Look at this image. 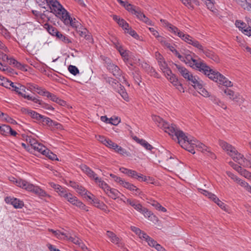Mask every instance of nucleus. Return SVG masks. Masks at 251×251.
Instances as JSON below:
<instances>
[{
  "instance_id": "obj_64",
  "label": "nucleus",
  "mask_w": 251,
  "mask_h": 251,
  "mask_svg": "<svg viewBox=\"0 0 251 251\" xmlns=\"http://www.w3.org/2000/svg\"><path fill=\"white\" fill-rule=\"evenodd\" d=\"M118 24L125 30L129 26V25L123 19H120Z\"/></svg>"
},
{
  "instance_id": "obj_57",
  "label": "nucleus",
  "mask_w": 251,
  "mask_h": 251,
  "mask_svg": "<svg viewBox=\"0 0 251 251\" xmlns=\"http://www.w3.org/2000/svg\"><path fill=\"white\" fill-rule=\"evenodd\" d=\"M190 45H192L195 48H197L199 50H203V46L197 40L193 39L192 42L191 43Z\"/></svg>"
},
{
  "instance_id": "obj_40",
  "label": "nucleus",
  "mask_w": 251,
  "mask_h": 251,
  "mask_svg": "<svg viewBox=\"0 0 251 251\" xmlns=\"http://www.w3.org/2000/svg\"><path fill=\"white\" fill-rule=\"evenodd\" d=\"M149 246L154 247L157 251H166V250L160 244L154 240H151L149 242Z\"/></svg>"
},
{
  "instance_id": "obj_44",
  "label": "nucleus",
  "mask_w": 251,
  "mask_h": 251,
  "mask_svg": "<svg viewBox=\"0 0 251 251\" xmlns=\"http://www.w3.org/2000/svg\"><path fill=\"white\" fill-rule=\"evenodd\" d=\"M22 97L24 98L25 99H26L28 100H31L35 103H38L39 104H41L42 103V100H40L35 97L30 96L29 95H27L25 93L24 94Z\"/></svg>"
},
{
  "instance_id": "obj_36",
  "label": "nucleus",
  "mask_w": 251,
  "mask_h": 251,
  "mask_svg": "<svg viewBox=\"0 0 251 251\" xmlns=\"http://www.w3.org/2000/svg\"><path fill=\"white\" fill-rule=\"evenodd\" d=\"M14 83L9 81L4 77L1 76V86H2L6 88L10 89L13 88Z\"/></svg>"
},
{
  "instance_id": "obj_54",
  "label": "nucleus",
  "mask_w": 251,
  "mask_h": 251,
  "mask_svg": "<svg viewBox=\"0 0 251 251\" xmlns=\"http://www.w3.org/2000/svg\"><path fill=\"white\" fill-rule=\"evenodd\" d=\"M48 152H46V153H44L43 155H46L51 160H57L58 158L56 154L53 153L52 152L50 151L48 149Z\"/></svg>"
},
{
  "instance_id": "obj_4",
  "label": "nucleus",
  "mask_w": 251,
  "mask_h": 251,
  "mask_svg": "<svg viewBox=\"0 0 251 251\" xmlns=\"http://www.w3.org/2000/svg\"><path fill=\"white\" fill-rule=\"evenodd\" d=\"M219 145L235 161L244 167L251 168V158L244 157L243 155L239 153L234 147L224 141H219Z\"/></svg>"
},
{
  "instance_id": "obj_8",
  "label": "nucleus",
  "mask_w": 251,
  "mask_h": 251,
  "mask_svg": "<svg viewBox=\"0 0 251 251\" xmlns=\"http://www.w3.org/2000/svg\"><path fill=\"white\" fill-rule=\"evenodd\" d=\"M25 186L23 189H25L27 191L32 192L36 195L41 197H49V195L43 189H41L38 186H35L32 184L26 181Z\"/></svg>"
},
{
  "instance_id": "obj_41",
  "label": "nucleus",
  "mask_w": 251,
  "mask_h": 251,
  "mask_svg": "<svg viewBox=\"0 0 251 251\" xmlns=\"http://www.w3.org/2000/svg\"><path fill=\"white\" fill-rule=\"evenodd\" d=\"M1 59H2L3 64L5 65H12L10 62L12 60H14V59L12 57H9L6 54H4V53L1 52Z\"/></svg>"
},
{
  "instance_id": "obj_60",
  "label": "nucleus",
  "mask_w": 251,
  "mask_h": 251,
  "mask_svg": "<svg viewBox=\"0 0 251 251\" xmlns=\"http://www.w3.org/2000/svg\"><path fill=\"white\" fill-rule=\"evenodd\" d=\"M235 25L239 28H241L243 30V32L244 33V29H246L247 27L246 26V24L241 21H236L235 23Z\"/></svg>"
},
{
  "instance_id": "obj_23",
  "label": "nucleus",
  "mask_w": 251,
  "mask_h": 251,
  "mask_svg": "<svg viewBox=\"0 0 251 251\" xmlns=\"http://www.w3.org/2000/svg\"><path fill=\"white\" fill-rule=\"evenodd\" d=\"M140 212L143 214L146 218H148L152 222L157 221V218L147 208L143 207Z\"/></svg>"
},
{
  "instance_id": "obj_58",
  "label": "nucleus",
  "mask_w": 251,
  "mask_h": 251,
  "mask_svg": "<svg viewBox=\"0 0 251 251\" xmlns=\"http://www.w3.org/2000/svg\"><path fill=\"white\" fill-rule=\"evenodd\" d=\"M162 71L169 80V78L172 77V76H176L175 75L173 74L172 71L169 68H167V69H165Z\"/></svg>"
},
{
  "instance_id": "obj_45",
  "label": "nucleus",
  "mask_w": 251,
  "mask_h": 251,
  "mask_svg": "<svg viewBox=\"0 0 251 251\" xmlns=\"http://www.w3.org/2000/svg\"><path fill=\"white\" fill-rule=\"evenodd\" d=\"M27 112L28 114L33 119H36L38 121H40V120L42 118V115L40 114L32 111V110H28Z\"/></svg>"
},
{
  "instance_id": "obj_37",
  "label": "nucleus",
  "mask_w": 251,
  "mask_h": 251,
  "mask_svg": "<svg viewBox=\"0 0 251 251\" xmlns=\"http://www.w3.org/2000/svg\"><path fill=\"white\" fill-rule=\"evenodd\" d=\"M201 51L205 54L207 57L211 58L215 61H218L217 56L212 51L207 49H204V48H203V50H201Z\"/></svg>"
},
{
  "instance_id": "obj_48",
  "label": "nucleus",
  "mask_w": 251,
  "mask_h": 251,
  "mask_svg": "<svg viewBox=\"0 0 251 251\" xmlns=\"http://www.w3.org/2000/svg\"><path fill=\"white\" fill-rule=\"evenodd\" d=\"M115 151H116L117 153L122 154L123 155H126V156H129L130 153L128 152H127L126 150L122 148L121 147L119 146L118 145V147L116 148V149L115 150Z\"/></svg>"
},
{
  "instance_id": "obj_11",
  "label": "nucleus",
  "mask_w": 251,
  "mask_h": 251,
  "mask_svg": "<svg viewBox=\"0 0 251 251\" xmlns=\"http://www.w3.org/2000/svg\"><path fill=\"white\" fill-rule=\"evenodd\" d=\"M65 199L73 205H75L81 209L88 211L85 204L79 201L75 196L73 195L71 193H69Z\"/></svg>"
},
{
  "instance_id": "obj_18",
  "label": "nucleus",
  "mask_w": 251,
  "mask_h": 251,
  "mask_svg": "<svg viewBox=\"0 0 251 251\" xmlns=\"http://www.w3.org/2000/svg\"><path fill=\"white\" fill-rule=\"evenodd\" d=\"M1 134L4 136L10 135L16 136L17 133L16 131L13 130L9 126L1 124Z\"/></svg>"
},
{
  "instance_id": "obj_30",
  "label": "nucleus",
  "mask_w": 251,
  "mask_h": 251,
  "mask_svg": "<svg viewBox=\"0 0 251 251\" xmlns=\"http://www.w3.org/2000/svg\"><path fill=\"white\" fill-rule=\"evenodd\" d=\"M163 46L169 49L172 52L175 50V48L164 37H159L158 41Z\"/></svg>"
},
{
  "instance_id": "obj_62",
  "label": "nucleus",
  "mask_w": 251,
  "mask_h": 251,
  "mask_svg": "<svg viewBox=\"0 0 251 251\" xmlns=\"http://www.w3.org/2000/svg\"><path fill=\"white\" fill-rule=\"evenodd\" d=\"M50 187H52V188H53L54 189V190L57 193H58L61 190V189L63 188V187H61L60 185L57 184H55L53 182L50 183Z\"/></svg>"
},
{
  "instance_id": "obj_16",
  "label": "nucleus",
  "mask_w": 251,
  "mask_h": 251,
  "mask_svg": "<svg viewBox=\"0 0 251 251\" xmlns=\"http://www.w3.org/2000/svg\"><path fill=\"white\" fill-rule=\"evenodd\" d=\"M5 201L6 203L12 204L15 208H21L24 205L23 201L10 196L6 197Z\"/></svg>"
},
{
  "instance_id": "obj_43",
  "label": "nucleus",
  "mask_w": 251,
  "mask_h": 251,
  "mask_svg": "<svg viewBox=\"0 0 251 251\" xmlns=\"http://www.w3.org/2000/svg\"><path fill=\"white\" fill-rule=\"evenodd\" d=\"M68 234V237H65V239H68L71 241L74 244L80 245L81 244V240L77 237H73L71 236L70 233L67 232Z\"/></svg>"
},
{
  "instance_id": "obj_5",
  "label": "nucleus",
  "mask_w": 251,
  "mask_h": 251,
  "mask_svg": "<svg viewBox=\"0 0 251 251\" xmlns=\"http://www.w3.org/2000/svg\"><path fill=\"white\" fill-rule=\"evenodd\" d=\"M161 22L163 23L164 26L167 27L168 30L170 32L175 35L178 36L182 40L190 45L191 43L192 42L193 39H194L193 37L188 34H184L177 27L168 23L166 20H161Z\"/></svg>"
},
{
  "instance_id": "obj_26",
  "label": "nucleus",
  "mask_w": 251,
  "mask_h": 251,
  "mask_svg": "<svg viewBox=\"0 0 251 251\" xmlns=\"http://www.w3.org/2000/svg\"><path fill=\"white\" fill-rule=\"evenodd\" d=\"M9 179L10 181L13 182L18 187H21L23 189L25 186L26 180L20 179V178H16L13 176H11L9 177Z\"/></svg>"
},
{
  "instance_id": "obj_22",
  "label": "nucleus",
  "mask_w": 251,
  "mask_h": 251,
  "mask_svg": "<svg viewBox=\"0 0 251 251\" xmlns=\"http://www.w3.org/2000/svg\"><path fill=\"white\" fill-rule=\"evenodd\" d=\"M235 0L243 9L251 13V0Z\"/></svg>"
},
{
  "instance_id": "obj_50",
  "label": "nucleus",
  "mask_w": 251,
  "mask_h": 251,
  "mask_svg": "<svg viewBox=\"0 0 251 251\" xmlns=\"http://www.w3.org/2000/svg\"><path fill=\"white\" fill-rule=\"evenodd\" d=\"M138 236L140 238L144 239L145 240H146L148 242L149 245V242H150V240H153V239H152L151 238L149 237L146 233H145L143 231H142V232L141 233H140V234L138 235Z\"/></svg>"
},
{
  "instance_id": "obj_31",
  "label": "nucleus",
  "mask_w": 251,
  "mask_h": 251,
  "mask_svg": "<svg viewBox=\"0 0 251 251\" xmlns=\"http://www.w3.org/2000/svg\"><path fill=\"white\" fill-rule=\"evenodd\" d=\"M148 203L151 204L157 210L161 211L163 212L167 211V209L165 207H163L159 202L154 200H150V201H148Z\"/></svg>"
},
{
  "instance_id": "obj_53",
  "label": "nucleus",
  "mask_w": 251,
  "mask_h": 251,
  "mask_svg": "<svg viewBox=\"0 0 251 251\" xmlns=\"http://www.w3.org/2000/svg\"><path fill=\"white\" fill-rule=\"evenodd\" d=\"M1 121H6L8 123H13L14 120L11 119L6 114H4L3 113L1 112Z\"/></svg>"
},
{
  "instance_id": "obj_12",
  "label": "nucleus",
  "mask_w": 251,
  "mask_h": 251,
  "mask_svg": "<svg viewBox=\"0 0 251 251\" xmlns=\"http://www.w3.org/2000/svg\"><path fill=\"white\" fill-rule=\"evenodd\" d=\"M185 79L189 82V83L193 86L194 88H200L201 86V81L196 75H193L190 72Z\"/></svg>"
},
{
  "instance_id": "obj_2",
  "label": "nucleus",
  "mask_w": 251,
  "mask_h": 251,
  "mask_svg": "<svg viewBox=\"0 0 251 251\" xmlns=\"http://www.w3.org/2000/svg\"><path fill=\"white\" fill-rule=\"evenodd\" d=\"M183 61L186 64H188L194 69H198L200 72L207 75L210 79L220 84H222L226 87H231L232 83L228 80L223 75L217 71L211 69L206 63L201 59H195L191 54H186L184 56Z\"/></svg>"
},
{
  "instance_id": "obj_52",
  "label": "nucleus",
  "mask_w": 251,
  "mask_h": 251,
  "mask_svg": "<svg viewBox=\"0 0 251 251\" xmlns=\"http://www.w3.org/2000/svg\"><path fill=\"white\" fill-rule=\"evenodd\" d=\"M199 191L201 192V194L207 197L211 200H212L216 196L215 195L202 189H199Z\"/></svg>"
},
{
  "instance_id": "obj_27",
  "label": "nucleus",
  "mask_w": 251,
  "mask_h": 251,
  "mask_svg": "<svg viewBox=\"0 0 251 251\" xmlns=\"http://www.w3.org/2000/svg\"><path fill=\"white\" fill-rule=\"evenodd\" d=\"M44 27L48 31V32L52 36H57L59 32L57 30V28L55 27L48 24H45L44 25Z\"/></svg>"
},
{
  "instance_id": "obj_51",
  "label": "nucleus",
  "mask_w": 251,
  "mask_h": 251,
  "mask_svg": "<svg viewBox=\"0 0 251 251\" xmlns=\"http://www.w3.org/2000/svg\"><path fill=\"white\" fill-rule=\"evenodd\" d=\"M105 146L106 147L113 149V150H116V148L118 147V145L114 142H112L111 140L108 139L107 141H106V143Z\"/></svg>"
},
{
  "instance_id": "obj_39",
  "label": "nucleus",
  "mask_w": 251,
  "mask_h": 251,
  "mask_svg": "<svg viewBox=\"0 0 251 251\" xmlns=\"http://www.w3.org/2000/svg\"><path fill=\"white\" fill-rule=\"evenodd\" d=\"M106 194L112 199L115 200L119 197L120 193L117 190L110 188V190H108Z\"/></svg>"
},
{
  "instance_id": "obj_49",
  "label": "nucleus",
  "mask_w": 251,
  "mask_h": 251,
  "mask_svg": "<svg viewBox=\"0 0 251 251\" xmlns=\"http://www.w3.org/2000/svg\"><path fill=\"white\" fill-rule=\"evenodd\" d=\"M212 100L215 104L219 105V106L223 108V109H226V104L223 102L221 101L218 99H217L216 98H213L212 99Z\"/></svg>"
},
{
  "instance_id": "obj_46",
  "label": "nucleus",
  "mask_w": 251,
  "mask_h": 251,
  "mask_svg": "<svg viewBox=\"0 0 251 251\" xmlns=\"http://www.w3.org/2000/svg\"><path fill=\"white\" fill-rule=\"evenodd\" d=\"M195 89L198 90V92L204 97H207L209 96L208 92L203 88L202 82L201 81V86L200 88H195Z\"/></svg>"
},
{
  "instance_id": "obj_55",
  "label": "nucleus",
  "mask_w": 251,
  "mask_h": 251,
  "mask_svg": "<svg viewBox=\"0 0 251 251\" xmlns=\"http://www.w3.org/2000/svg\"><path fill=\"white\" fill-rule=\"evenodd\" d=\"M69 71L73 75H75L79 74V70L76 67L73 65H70L68 67Z\"/></svg>"
},
{
  "instance_id": "obj_56",
  "label": "nucleus",
  "mask_w": 251,
  "mask_h": 251,
  "mask_svg": "<svg viewBox=\"0 0 251 251\" xmlns=\"http://www.w3.org/2000/svg\"><path fill=\"white\" fill-rule=\"evenodd\" d=\"M1 71L5 72V74L9 75H12L15 73L13 69H11V68L6 67V66H4L2 68H1Z\"/></svg>"
},
{
  "instance_id": "obj_25",
  "label": "nucleus",
  "mask_w": 251,
  "mask_h": 251,
  "mask_svg": "<svg viewBox=\"0 0 251 251\" xmlns=\"http://www.w3.org/2000/svg\"><path fill=\"white\" fill-rule=\"evenodd\" d=\"M133 139L147 150L151 151L153 149L152 146L144 139H140L136 136H135Z\"/></svg>"
},
{
  "instance_id": "obj_42",
  "label": "nucleus",
  "mask_w": 251,
  "mask_h": 251,
  "mask_svg": "<svg viewBox=\"0 0 251 251\" xmlns=\"http://www.w3.org/2000/svg\"><path fill=\"white\" fill-rule=\"evenodd\" d=\"M56 37L65 44L71 43V40L67 36H65L59 32Z\"/></svg>"
},
{
  "instance_id": "obj_47",
  "label": "nucleus",
  "mask_w": 251,
  "mask_h": 251,
  "mask_svg": "<svg viewBox=\"0 0 251 251\" xmlns=\"http://www.w3.org/2000/svg\"><path fill=\"white\" fill-rule=\"evenodd\" d=\"M213 201L215 202L219 207H220L222 209L226 210V205L221 201L219 198L217 197L216 196L214 197V198L212 200Z\"/></svg>"
},
{
  "instance_id": "obj_13",
  "label": "nucleus",
  "mask_w": 251,
  "mask_h": 251,
  "mask_svg": "<svg viewBox=\"0 0 251 251\" xmlns=\"http://www.w3.org/2000/svg\"><path fill=\"white\" fill-rule=\"evenodd\" d=\"M185 79L189 82V83L193 86L194 88H200L201 86V81L196 75H193L190 72Z\"/></svg>"
},
{
  "instance_id": "obj_32",
  "label": "nucleus",
  "mask_w": 251,
  "mask_h": 251,
  "mask_svg": "<svg viewBox=\"0 0 251 251\" xmlns=\"http://www.w3.org/2000/svg\"><path fill=\"white\" fill-rule=\"evenodd\" d=\"M12 63L11 65H13V67H16V68L24 72L27 71L26 66L24 64H22L20 62L17 61L15 59L14 60H12L11 62Z\"/></svg>"
},
{
  "instance_id": "obj_59",
  "label": "nucleus",
  "mask_w": 251,
  "mask_h": 251,
  "mask_svg": "<svg viewBox=\"0 0 251 251\" xmlns=\"http://www.w3.org/2000/svg\"><path fill=\"white\" fill-rule=\"evenodd\" d=\"M128 189L131 191H133V192H135L134 194L136 195H139L141 193V191H140V190L139 189H138V188H137L135 186H134L132 184H131V186L129 187Z\"/></svg>"
},
{
  "instance_id": "obj_33",
  "label": "nucleus",
  "mask_w": 251,
  "mask_h": 251,
  "mask_svg": "<svg viewBox=\"0 0 251 251\" xmlns=\"http://www.w3.org/2000/svg\"><path fill=\"white\" fill-rule=\"evenodd\" d=\"M176 68L177 69L178 71L180 73V74L185 78L187 76V75L190 73L187 69L185 67L181 66L178 64H175Z\"/></svg>"
},
{
  "instance_id": "obj_24",
  "label": "nucleus",
  "mask_w": 251,
  "mask_h": 251,
  "mask_svg": "<svg viewBox=\"0 0 251 251\" xmlns=\"http://www.w3.org/2000/svg\"><path fill=\"white\" fill-rule=\"evenodd\" d=\"M125 8L129 12L135 15L136 17L141 11L139 7H135L128 2L125 5Z\"/></svg>"
},
{
  "instance_id": "obj_38",
  "label": "nucleus",
  "mask_w": 251,
  "mask_h": 251,
  "mask_svg": "<svg viewBox=\"0 0 251 251\" xmlns=\"http://www.w3.org/2000/svg\"><path fill=\"white\" fill-rule=\"evenodd\" d=\"M97 183L100 188H101L106 193L108 190H110V187L104 181L102 180L100 178H99V180L95 182Z\"/></svg>"
},
{
  "instance_id": "obj_61",
  "label": "nucleus",
  "mask_w": 251,
  "mask_h": 251,
  "mask_svg": "<svg viewBox=\"0 0 251 251\" xmlns=\"http://www.w3.org/2000/svg\"><path fill=\"white\" fill-rule=\"evenodd\" d=\"M120 119L119 117H115L109 119L110 122L109 124L116 126L120 122Z\"/></svg>"
},
{
  "instance_id": "obj_10",
  "label": "nucleus",
  "mask_w": 251,
  "mask_h": 251,
  "mask_svg": "<svg viewBox=\"0 0 251 251\" xmlns=\"http://www.w3.org/2000/svg\"><path fill=\"white\" fill-rule=\"evenodd\" d=\"M77 22H78V25H77L76 27H72L76 29L77 33L80 36L84 38L90 42H92L93 40L90 33L87 30V29L81 26L80 24L78 21Z\"/></svg>"
},
{
  "instance_id": "obj_15",
  "label": "nucleus",
  "mask_w": 251,
  "mask_h": 251,
  "mask_svg": "<svg viewBox=\"0 0 251 251\" xmlns=\"http://www.w3.org/2000/svg\"><path fill=\"white\" fill-rule=\"evenodd\" d=\"M224 93L228 96L229 98L235 101L238 102H242L243 99L242 96L238 93H235L232 90L226 88L224 90Z\"/></svg>"
},
{
  "instance_id": "obj_35",
  "label": "nucleus",
  "mask_w": 251,
  "mask_h": 251,
  "mask_svg": "<svg viewBox=\"0 0 251 251\" xmlns=\"http://www.w3.org/2000/svg\"><path fill=\"white\" fill-rule=\"evenodd\" d=\"M137 17L138 19L142 21V22L146 23L148 25H152V22L151 21L148 17H147L143 12L140 11L139 14L137 16Z\"/></svg>"
},
{
  "instance_id": "obj_29",
  "label": "nucleus",
  "mask_w": 251,
  "mask_h": 251,
  "mask_svg": "<svg viewBox=\"0 0 251 251\" xmlns=\"http://www.w3.org/2000/svg\"><path fill=\"white\" fill-rule=\"evenodd\" d=\"M12 90L15 91L19 95L22 97L26 92L25 87L20 84H18L17 85H14Z\"/></svg>"
},
{
  "instance_id": "obj_3",
  "label": "nucleus",
  "mask_w": 251,
  "mask_h": 251,
  "mask_svg": "<svg viewBox=\"0 0 251 251\" xmlns=\"http://www.w3.org/2000/svg\"><path fill=\"white\" fill-rule=\"evenodd\" d=\"M36 2L44 8H46V5L50 8V12L59 18L65 25L76 27L78 25L77 21L71 17L69 12L57 0H36Z\"/></svg>"
},
{
  "instance_id": "obj_14",
  "label": "nucleus",
  "mask_w": 251,
  "mask_h": 251,
  "mask_svg": "<svg viewBox=\"0 0 251 251\" xmlns=\"http://www.w3.org/2000/svg\"><path fill=\"white\" fill-rule=\"evenodd\" d=\"M185 79L189 82V83L193 86L194 88H200L201 86V81L196 75H193L190 72Z\"/></svg>"
},
{
  "instance_id": "obj_20",
  "label": "nucleus",
  "mask_w": 251,
  "mask_h": 251,
  "mask_svg": "<svg viewBox=\"0 0 251 251\" xmlns=\"http://www.w3.org/2000/svg\"><path fill=\"white\" fill-rule=\"evenodd\" d=\"M40 121L42 122L44 125H46L52 127H55L57 128H59L61 126V125L59 123L53 121L50 118L44 116H42V118Z\"/></svg>"
},
{
  "instance_id": "obj_6",
  "label": "nucleus",
  "mask_w": 251,
  "mask_h": 251,
  "mask_svg": "<svg viewBox=\"0 0 251 251\" xmlns=\"http://www.w3.org/2000/svg\"><path fill=\"white\" fill-rule=\"evenodd\" d=\"M26 141L30 144L31 148L37 152L44 154L46 152H48V149L45 146L38 142L31 136H27Z\"/></svg>"
},
{
  "instance_id": "obj_28",
  "label": "nucleus",
  "mask_w": 251,
  "mask_h": 251,
  "mask_svg": "<svg viewBox=\"0 0 251 251\" xmlns=\"http://www.w3.org/2000/svg\"><path fill=\"white\" fill-rule=\"evenodd\" d=\"M118 50L119 52L120 55L122 56L124 61L125 62H127L129 59L130 51L128 50H125L123 47H118Z\"/></svg>"
},
{
  "instance_id": "obj_9",
  "label": "nucleus",
  "mask_w": 251,
  "mask_h": 251,
  "mask_svg": "<svg viewBox=\"0 0 251 251\" xmlns=\"http://www.w3.org/2000/svg\"><path fill=\"white\" fill-rule=\"evenodd\" d=\"M106 235L112 243L117 245L118 247L123 249L124 251H127V249L125 248L124 244L122 242V240L114 232L111 231H107Z\"/></svg>"
},
{
  "instance_id": "obj_21",
  "label": "nucleus",
  "mask_w": 251,
  "mask_h": 251,
  "mask_svg": "<svg viewBox=\"0 0 251 251\" xmlns=\"http://www.w3.org/2000/svg\"><path fill=\"white\" fill-rule=\"evenodd\" d=\"M169 81L179 92H184L182 84L178 81L176 76H172V77L169 78Z\"/></svg>"
},
{
  "instance_id": "obj_1",
  "label": "nucleus",
  "mask_w": 251,
  "mask_h": 251,
  "mask_svg": "<svg viewBox=\"0 0 251 251\" xmlns=\"http://www.w3.org/2000/svg\"><path fill=\"white\" fill-rule=\"evenodd\" d=\"M152 120L156 125L163 129L165 132L168 133L170 135L173 136L175 135L178 144L185 150L194 154L195 153V148H197L203 153H206L209 148L199 142L194 137H188L182 131L178 130L175 125L169 124L157 116H153Z\"/></svg>"
},
{
  "instance_id": "obj_7",
  "label": "nucleus",
  "mask_w": 251,
  "mask_h": 251,
  "mask_svg": "<svg viewBox=\"0 0 251 251\" xmlns=\"http://www.w3.org/2000/svg\"><path fill=\"white\" fill-rule=\"evenodd\" d=\"M107 69L111 72L115 76L119 78V80L123 83H125L128 86H129V83L127 81L126 78L124 76H121L122 71L120 70L119 67L114 64H112L107 67Z\"/></svg>"
},
{
  "instance_id": "obj_63",
  "label": "nucleus",
  "mask_w": 251,
  "mask_h": 251,
  "mask_svg": "<svg viewBox=\"0 0 251 251\" xmlns=\"http://www.w3.org/2000/svg\"><path fill=\"white\" fill-rule=\"evenodd\" d=\"M75 188L76 189L77 192L80 195H84V194H87V191L83 187L77 185V187H76Z\"/></svg>"
},
{
  "instance_id": "obj_34",
  "label": "nucleus",
  "mask_w": 251,
  "mask_h": 251,
  "mask_svg": "<svg viewBox=\"0 0 251 251\" xmlns=\"http://www.w3.org/2000/svg\"><path fill=\"white\" fill-rule=\"evenodd\" d=\"M50 232H51L58 239H65V237H68L67 232H61L59 230H54L52 229H49Z\"/></svg>"
},
{
  "instance_id": "obj_17",
  "label": "nucleus",
  "mask_w": 251,
  "mask_h": 251,
  "mask_svg": "<svg viewBox=\"0 0 251 251\" xmlns=\"http://www.w3.org/2000/svg\"><path fill=\"white\" fill-rule=\"evenodd\" d=\"M127 176L133 178L138 179L140 181H148L150 178L147 177L146 176H143L141 174L138 173L136 171L129 170L127 174Z\"/></svg>"
},
{
  "instance_id": "obj_19",
  "label": "nucleus",
  "mask_w": 251,
  "mask_h": 251,
  "mask_svg": "<svg viewBox=\"0 0 251 251\" xmlns=\"http://www.w3.org/2000/svg\"><path fill=\"white\" fill-rule=\"evenodd\" d=\"M123 201L126 203L130 205L139 212L142 210L143 207V206L136 200L126 199V200H124Z\"/></svg>"
}]
</instances>
